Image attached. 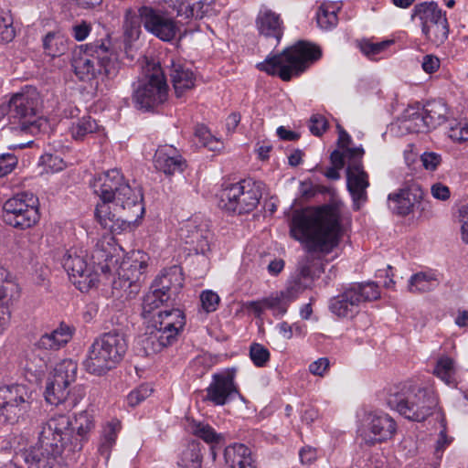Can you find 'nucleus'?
Listing matches in <instances>:
<instances>
[{"label":"nucleus","mask_w":468,"mask_h":468,"mask_svg":"<svg viewBox=\"0 0 468 468\" xmlns=\"http://www.w3.org/2000/svg\"><path fill=\"white\" fill-rule=\"evenodd\" d=\"M179 236L188 246L189 251L207 256L211 251L213 234L207 220L200 217H194L180 229Z\"/></svg>","instance_id":"20"},{"label":"nucleus","mask_w":468,"mask_h":468,"mask_svg":"<svg viewBox=\"0 0 468 468\" xmlns=\"http://www.w3.org/2000/svg\"><path fill=\"white\" fill-rule=\"evenodd\" d=\"M68 42V38L59 31L48 32L43 38V48L48 56L59 57L67 52Z\"/></svg>","instance_id":"40"},{"label":"nucleus","mask_w":468,"mask_h":468,"mask_svg":"<svg viewBox=\"0 0 468 468\" xmlns=\"http://www.w3.org/2000/svg\"><path fill=\"white\" fill-rule=\"evenodd\" d=\"M119 55L110 37L94 40L85 46L82 55L74 57L72 67L80 80L100 84L114 80L121 69Z\"/></svg>","instance_id":"4"},{"label":"nucleus","mask_w":468,"mask_h":468,"mask_svg":"<svg viewBox=\"0 0 468 468\" xmlns=\"http://www.w3.org/2000/svg\"><path fill=\"white\" fill-rule=\"evenodd\" d=\"M154 167L162 171L166 176H173L176 173H182L186 167V160L171 145L160 146L154 156Z\"/></svg>","instance_id":"24"},{"label":"nucleus","mask_w":468,"mask_h":468,"mask_svg":"<svg viewBox=\"0 0 468 468\" xmlns=\"http://www.w3.org/2000/svg\"><path fill=\"white\" fill-rule=\"evenodd\" d=\"M200 302L202 308L207 313H211L217 310L220 299L216 292L212 291H205L200 295Z\"/></svg>","instance_id":"54"},{"label":"nucleus","mask_w":468,"mask_h":468,"mask_svg":"<svg viewBox=\"0 0 468 468\" xmlns=\"http://www.w3.org/2000/svg\"><path fill=\"white\" fill-rule=\"evenodd\" d=\"M224 457L229 468H256L250 450L244 444L228 446Z\"/></svg>","instance_id":"32"},{"label":"nucleus","mask_w":468,"mask_h":468,"mask_svg":"<svg viewBox=\"0 0 468 468\" xmlns=\"http://www.w3.org/2000/svg\"><path fill=\"white\" fill-rule=\"evenodd\" d=\"M152 390L146 386H141L139 388L133 390L127 397V402L130 406L135 407L144 400Z\"/></svg>","instance_id":"57"},{"label":"nucleus","mask_w":468,"mask_h":468,"mask_svg":"<svg viewBox=\"0 0 468 468\" xmlns=\"http://www.w3.org/2000/svg\"><path fill=\"white\" fill-rule=\"evenodd\" d=\"M195 135L198 138L199 143L205 146L212 148L211 144H213L214 140L210 133V132L207 130L205 126H198L196 129Z\"/></svg>","instance_id":"63"},{"label":"nucleus","mask_w":468,"mask_h":468,"mask_svg":"<svg viewBox=\"0 0 468 468\" xmlns=\"http://www.w3.org/2000/svg\"><path fill=\"white\" fill-rule=\"evenodd\" d=\"M357 436L367 446L391 440L397 432V423L383 411H370L364 415L357 428Z\"/></svg>","instance_id":"17"},{"label":"nucleus","mask_w":468,"mask_h":468,"mask_svg":"<svg viewBox=\"0 0 468 468\" xmlns=\"http://www.w3.org/2000/svg\"><path fill=\"white\" fill-rule=\"evenodd\" d=\"M308 127L313 135L321 136L328 129V122L324 115L314 113L310 117Z\"/></svg>","instance_id":"52"},{"label":"nucleus","mask_w":468,"mask_h":468,"mask_svg":"<svg viewBox=\"0 0 468 468\" xmlns=\"http://www.w3.org/2000/svg\"><path fill=\"white\" fill-rule=\"evenodd\" d=\"M41 99L38 91L32 87L14 94L7 105L9 122L26 133H34L39 130Z\"/></svg>","instance_id":"10"},{"label":"nucleus","mask_w":468,"mask_h":468,"mask_svg":"<svg viewBox=\"0 0 468 468\" xmlns=\"http://www.w3.org/2000/svg\"><path fill=\"white\" fill-rule=\"evenodd\" d=\"M449 137L454 142L468 141V122L457 123L455 126L450 128Z\"/></svg>","instance_id":"55"},{"label":"nucleus","mask_w":468,"mask_h":468,"mask_svg":"<svg viewBox=\"0 0 468 468\" xmlns=\"http://www.w3.org/2000/svg\"><path fill=\"white\" fill-rule=\"evenodd\" d=\"M235 371L226 370L212 376V381L206 388L205 400L216 406H223L239 395L234 382Z\"/></svg>","instance_id":"22"},{"label":"nucleus","mask_w":468,"mask_h":468,"mask_svg":"<svg viewBox=\"0 0 468 468\" xmlns=\"http://www.w3.org/2000/svg\"><path fill=\"white\" fill-rule=\"evenodd\" d=\"M346 187L352 197L353 207L359 210L367 201V189L370 186L369 176L365 171L362 159L356 158L346 165Z\"/></svg>","instance_id":"21"},{"label":"nucleus","mask_w":468,"mask_h":468,"mask_svg":"<svg viewBox=\"0 0 468 468\" xmlns=\"http://www.w3.org/2000/svg\"><path fill=\"white\" fill-rule=\"evenodd\" d=\"M316 20L321 28H333L338 22L335 8L333 5H322L317 11Z\"/></svg>","instance_id":"44"},{"label":"nucleus","mask_w":468,"mask_h":468,"mask_svg":"<svg viewBox=\"0 0 468 468\" xmlns=\"http://www.w3.org/2000/svg\"><path fill=\"white\" fill-rule=\"evenodd\" d=\"M128 348L124 334L112 330L97 337L88 349L83 366L87 372L102 376L116 367Z\"/></svg>","instance_id":"7"},{"label":"nucleus","mask_w":468,"mask_h":468,"mask_svg":"<svg viewBox=\"0 0 468 468\" xmlns=\"http://www.w3.org/2000/svg\"><path fill=\"white\" fill-rule=\"evenodd\" d=\"M189 431L196 437L203 440L210 445L213 459L216 457L214 448L223 441V435L216 431L207 423L197 420H191L188 425Z\"/></svg>","instance_id":"35"},{"label":"nucleus","mask_w":468,"mask_h":468,"mask_svg":"<svg viewBox=\"0 0 468 468\" xmlns=\"http://www.w3.org/2000/svg\"><path fill=\"white\" fill-rule=\"evenodd\" d=\"M138 15L145 30L165 42H171L180 34V25L166 11L142 5Z\"/></svg>","instance_id":"19"},{"label":"nucleus","mask_w":468,"mask_h":468,"mask_svg":"<svg viewBox=\"0 0 468 468\" xmlns=\"http://www.w3.org/2000/svg\"><path fill=\"white\" fill-rule=\"evenodd\" d=\"M256 23L261 36L272 38L276 45L279 44L284 28L279 15L271 10H265L259 14Z\"/></svg>","instance_id":"28"},{"label":"nucleus","mask_w":468,"mask_h":468,"mask_svg":"<svg viewBox=\"0 0 468 468\" xmlns=\"http://www.w3.org/2000/svg\"><path fill=\"white\" fill-rule=\"evenodd\" d=\"M299 286L288 287L285 291L276 292L263 298L265 310H271L274 315H283L289 304L297 298Z\"/></svg>","instance_id":"30"},{"label":"nucleus","mask_w":468,"mask_h":468,"mask_svg":"<svg viewBox=\"0 0 468 468\" xmlns=\"http://www.w3.org/2000/svg\"><path fill=\"white\" fill-rule=\"evenodd\" d=\"M99 125L90 116H83L71 122L69 127L71 137L76 141H82L88 134L96 133Z\"/></svg>","instance_id":"41"},{"label":"nucleus","mask_w":468,"mask_h":468,"mask_svg":"<svg viewBox=\"0 0 468 468\" xmlns=\"http://www.w3.org/2000/svg\"><path fill=\"white\" fill-rule=\"evenodd\" d=\"M31 392L24 385L0 387V423L24 420L31 408Z\"/></svg>","instance_id":"16"},{"label":"nucleus","mask_w":468,"mask_h":468,"mask_svg":"<svg viewBox=\"0 0 468 468\" xmlns=\"http://www.w3.org/2000/svg\"><path fill=\"white\" fill-rule=\"evenodd\" d=\"M187 463L180 466V468H201L203 455L200 450V444L193 441L188 445L187 451L185 452Z\"/></svg>","instance_id":"47"},{"label":"nucleus","mask_w":468,"mask_h":468,"mask_svg":"<svg viewBox=\"0 0 468 468\" xmlns=\"http://www.w3.org/2000/svg\"><path fill=\"white\" fill-rule=\"evenodd\" d=\"M349 289L356 292L360 304L364 302L377 300L380 295L378 286L375 282L357 283L350 286Z\"/></svg>","instance_id":"43"},{"label":"nucleus","mask_w":468,"mask_h":468,"mask_svg":"<svg viewBox=\"0 0 468 468\" xmlns=\"http://www.w3.org/2000/svg\"><path fill=\"white\" fill-rule=\"evenodd\" d=\"M62 265L74 285L81 292H88L99 282L97 269L90 255L82 248H71L65 253Z\"/></svg>","instance_id":"15"},{"label":"nucleus","mask_w":468,"mask_h":468,"mask_svg":"<svg viewBox=\"0 0 468 468\" xmlns=\"http://www.w3.org/2000/svg\"><path fill=\"white\" fill-rule=\"evenodd\" d=\"M462 239L468 244V203L463 205L459 209Z\"/></svg>","instance_id":"59"},{"label":"nucleus","mask_w":468,"mask_h":468,"mask_svg":"<svg viewBox=\"0 0 468 468\" xmlns=\"http://www.w3.org/2000/svg\"><path fill=\"white\" fill-rule=\"evenodd\" d=\"M270 356L269 350L261 344H251L250 347V357L256 367H264L270 360Z\"/></svg>","instance_id":"49"},{"label":"nucleus","mask_w":468,"mask_h":468,"mask_svg":"<svg viewBox=\"0 0 468 468\" xmlns=\"http://www.w3.org/2000/svg\"><path fill=\"white\" fill-rule=\"evenodd\" d=\"M261 197V186L244 179L223 186L218 194V207L229 213H249L257 207Z\"/></svg>","instance_id":"12"},{"label":"nucleus","mask_w":468,"mask_h":468,"mask_svg":"<svg viewBox=\"0 0 468 468\" xmlns=\"http://www.w3.org/2000/svg\"><path fill=\"white\" fill-rule=\"evenodd\" d=\"M183 274L178 266H172L165 269L162 273L154 281L152 288L155 292L164 293L165 296L171 298L172 295H176L183 286Z\"/></svg>","instance_id":"26"},{"label":"nucleus","mask_w":468,"mask_h":468,"mask_svg":"<svg viewBox=\"0 0 468 468\" xmlns=\"http://www.w3.org/2000/svg\"><path fill=\"white\" fill-rule=\"evenodd\" d=\"M41 164L45 165L47 172H58L64 168V162L58 155L45 154L40 158Z\"/></svg>","instance_id":"53"},{"label":"nucleus","mask_w":468,"mask_h":468,"mask_svg":"<svg viewBox=\"0 0 468 468\" xmlns=\"http://www.w3.org/2000/svg\"><path fill=\"white\" fill-rule=\"evenodd\" d=\"M422 165L427 170L434 171L441 161L440 154L433 152H426L420 155Z\"/></svg>","instance_id":"58"},{"label":"nucleus","mask_w":468,"mask_h":468,"mask_svg":"<svg viewBox=\"0 0 468 468\" xmlns=\"http://www.w3.org/2000/svg\"><path fill=\"white\" fill-rule=\"evenodd\" d=\"M117 250V246L111 236H105L97 241L91 255H90L97 271L99 270L104 273L111 271L113 261L116 263L118 261L117 259L114 260Z\"/></svg>","instance_id":"25"},{"label":"nucleus","mask_w":468,"mask_h":468,"mask_svg":"<svg viewBox=\"0 0 468 468\" xmlns=\"http://www.w3.org/2000/svg\"><path fill=\"white\" fill-rule=\"evenodd\" d=\"M422 110L426 115V121L429 122L428 125L431 129H436L447 120L448 108L442 100L429 101L423 105Z\"/></svg>","instance_id":"37"},{"label":"nucleus","mask_w":468,"mask_h":468,"mask_svg":"<svg viewBox=\"0 0 468 468\" xmlns=\"http://www.w3.org/2000/svg\"><path fill=\"white\" fill-rule=\"evenodd\" d=\"M290 235L300 241L308 255L300 266L303 277H312L309 257L330 253L339 243L341 236L339 210L331 205L316 208L295 210L290 221Z\"/></svg>","instance_id":"3"},{"label":"nucleus","mask_w":468,"mask_h":468,"mask_svg":"<svg viewBox=\"0 0 468 468\" xmlns=\"http://www.w3.org/2000/svg\"><path fill=\"white\" fill-rule=\"evenodd\" d=\"M72 337L71 328L65 324L52 330L50 333L44 334L36 343V346L44 350H58L64 346Z\"/></svg>","instance_id":"31"},{"label":"nucleus","mask_w":468,"mask_h":468,"mask_svg":"<svg viewBox=\"0 0 468 468\" xmlns=\"http://www.w3.org/2000/svg\"><path fill=\"white\" fill-rule=\"evenodd\" d=\"M90 32V26L86 21L72 27V35L77 41H83Z\"/></svg>","instance_id":"62"},{"label":"nucleus","mask_w":468,"mask_h":468,"mask_svg":"<svg viewBox=\"0 0 468 468\" xmlns=\"http://www.w3.org/2000/svg\"><path fill=\"white\" fill-rule=\"evenodd\" d=\"M17 158L12 154H3L0 155V177H3L12 172Z\"/></svg>","instance_id":"56"},{"label":"nucleus","mask_w":468,"mask_h":468,"mask_svg":"<svg viewBox=\"0 0 468 468\" xmlns=\"http://www.w3.org/2000/svg\"><path fill=\"white\" fill-rule=\"evenodd\" d=\"M224 457L229 468H256L250 450L244 444L228 446Z\"/></svg>","instance_id":"33"},{"label":"nucleus","mask_w":468,"mask_h":468,"mask_svg":"<svg viewBox=\"0 0 468 468\" xmlns=\"http://www.w3.org/2000/svg\"><path fill=\"white\" fill-rule=\"evenodd\" d=\"M329 359L326 357H321L316 361H314L309 366V371L315 376H323L329 368Z\"/></svg>","instance_id":"60"},{"label":"nucleus","mask_w":468,"mask_h":468,"mask_svg":"<svg viewBox=\"0 0 468 468\" xmlns=\"http://www.w3.org/2000/svg\"><path fill=\"white\" fill-rule=\"evenodd\" d=\"M365 151L362 146L358 147H346L342 151L335 150L331 153L330 160L333 166L343 168L345 164L350 165L352 161H356V158L363 159Z\"/></svg>","instance_id":"42"},{"label":"nucleus","mask_w":468,"mask_h":468,"mask_svg":"<svg viewBox=\"0 0 468 468\" xmlns=\"http://www.w3.org/2000/svg\"><path fill=\"white\" fill-rule=\"evenodd\" d=\"M423 199L424 191L417 183L410 184L398 192L388 195L389 207L399 216H407L415 208L421 207L423 210Z\"/></svg>","instance_id":"23"},{"label":"nucleus","mask_w":468,"mask_h":468,"mask_svg":"<svg viewBox=\"0 0 468 468\" xmlns=\"http://www.w3.org/2000/svg\"><path fill=\"white\" fill-rule=\"evenodd\" d=\"M167 97L168 86L163 69L158 63H147L144 77L133 95L135 106L150 111L163 104Z\"/></svg>","instance_id":"11"},{"label":"nucleus","mask_w":468,"mask_h":468,"mask_svg":"<svg viewBox=\"0 0 468 468\" xmlns=\"http://www.w3.org/2000/svg\"><path fill=\"white\" fill-rule=\"evenodd\" d=\"M77 369V363L71 359H65L56 365L45 390V398L49 404H63L66 410H71L82 399L85 392L81 386L69 389V386L76 379Z\"/></svg>","instance_id":"9"},{"label":"nucleus","mask_w":468,"mask_h":468,"mask_svg":"<svg viewBox=\"0 0 468 468\" xmlns=\"http://www.w3.org/2000/svg\"><path fill=\"white\" fill-rule=\"evenodd\" d=\"M434 373L445 383L451 384L454 375L453 360L450 357L441 358L434 368Z\"/></svg>","instance_id":"48"},{"label":"nucleus","mask_w":468,"mask_h":468,"mask_svg":"<svg viewBox=\"0 0 468 468\" xmlns=\"http://www.w3.org/2000/svg\"><path fill=\"white\" fill-rule=\"evenodd\" d=\"M412 16L420 20L421 31L429 42L436 47L445 42L449 34L448 21L437 4L415 5Z\"/></svg>","instance_id":"18"},{"label":"nucleus","mask_w":468,"mask_h":468,"mask_svg":"<svg viewBox=\"0 0 468 468\" xmlns=\"http://www.w3.org/2000/svg\"><path fill=\"white\" fill-rule=\"evenodd\" d=\"M421 67L426 73H434L440 68V59L434 55H425L422 59Z\"/></svg>","instance_id":"61"},{"label":"nucleus","mask_w":468,"mask_h":468,"mask_svg":"<svg viewBox=\"0 0 468 468\" xmlns=\"http://www.w3.org/2000/svg\"><path fill=\"white\" fill-rule=\"evenodd\" d=\"M123 29L124 34L128 38H138L140 34V24L136 13L132 8L125 11Z\"/></svg>","instance_id":"46"},{"label":"nucleus","mask_w":468,"mask_h":468,"mask_svg":"<svg viewBox=\"0 0 468 468\" xmlns=\"http://www.w3.org/2000/svg\"><path fill=\"white\" fill-rule=\"evenodd\" d=\"M354 291L349 288L330 301L329 308L338 317H353L358 313L360 303Z\"/></svg>","instance_id":"29"},{"label":"nucleus","mask_w":468,"mask_h":468,"mask_svg":"<svg viewBox=\"0 0 468 468\" xmlns=\"http://www.w3.org/2000/svg\"><path fill=\"white\" fill-rule=\"evenodd\" d=\"M93 192L101 202L96 206L95 218L100 225L114 232L122 222H132L144 213L143 194L137 186H131L118 169H111L95 177Z\"/></svg>","instance_id":"2"},{"label":"nucleus","mask_w":468,"mask_h":468,"mask_svg":"<svg viewBox=\"0 0 468 468\" xmlns=\"http://www.w3.org/2000/svg\"><path fill=\"white\" fill-rule=\"evenodd\" d=\"M9 272L3 267H0V301L11 300L14 293H17L18 288L12 280L8 279Z\"/></svg>","instance_id":"45"},{"label":"nucleus","mask_w":468,"mask_h":468,"mask_svg":"<svg viewBox=\"0 0 468 468\" xmlns=\"http://www.w3.org/2000/svg\"><path fill=\"white\" fill-rule=\"evenodd\" d=\"M2 218L5 224L18 229L34 227L40 218L38 198L28 192L16 194L5 202Z\"/></svg>","instance_id":"13"},{"label":"nucleus","mask_w":468,"mask_h":468,"mask_svg":"<svg viewBox=\"0 0 468 468\" xmlns=\"http://www.w3.org/2000/svg\"><path fill=\"white\" fill-rule=\"evenodd\" d=\"M428 123L424 111L421 109L420 112V104H418L417 107H409L405 111L401 127L409 133H427L432 130Z\"/></svg>","instance_id":"34"},{"label":"nucleus","mask_w":468,"mask_h":468,"mask_svg":"<svg viewBox=\"0 0 468 468\" xmlns=\"http://www.w3.org/2000/svg\"><path fill=\"white\" fill-rule=\"evenodd\" d=\"M186 318L178 308L163 309L149 320L141 340L146 356L155 354L173 345L184 328Z\"/></svg>","instance_id":"8"},{"label":"nucleus","mask_w":468,"mask_h":468,"mask_svg":"<svg viewBox=\"0 0 468 468\" xmlns=\"http://www.w3.org/2000/svg\"><path fill=\"white\" fill-rule=\"evenodd\" d=\"M95 424L89 410L76 414L74 421L69 415L55 413L42 425L37 443L24 452L28 468H61L64 451L80 452Z\"/></svg>","instance_id":"1"},{"label":"nucleus","mask_w":468,"mask_h":468,"mask_svg":"<svg viewBox=\"0 0 468 468\" xmlns=\"http://www.w3.org/2000/svg\"><path fill=\"white\" fill-rule=\"evenodd\" d=\"M439 284L434 273L420 271L410 278L408 290L411 293H423L435 290Z\"/></svg>","instance_id":"38"},{"label":"nucleus","mask_w":468,"mask_h":468,"mask_svg":"<svg viewBox=\"0 0 468 468\" xmlns=\"http://www.w3.org/2000/svg\"><path fill=\"white\" fill-rule=\"evenodd\" d=\"M394 43L393 40H384L381 42L365 41L361 44V51L368 58H373L376 55L380 54L386 50L390 45Z\"/></svg>","instance_id":"50"},{"label":"nucleus","mask_w":468,"mask_h":468,"mask_svg":"<svg viewBox=\"0 0 468 468\" xmlns=\"http://www.w3.org/2000/svg\"><path fill=\"white\" fill-rule=\"evenodd\" d=\"M170 299L165 296L164 293L155 292V289L150 288V291L144 295L142 303V316L149 322L153 316L156 315L159 308L167 303Z\"/></svg>","instance_id":"39"},{"label":"nucleus","mask_w":468,"mask_h":468,"mask_svg":"<svg viewBox=\"0 0 468 468\" xmlns=\"http://www.w3.org/2000/svg\"><path fill=\"white\" fill-rule=\"evenodd\" d=\"M120 428V422L114 420L107 422L102 427L98 444V452L101 456L105 457L106 459H109L110 457L112 449L116 442Z\"/></svg>","instance_id":"36"},{"label":"nucleus","mask_w":468,"mask_h":468,"mask_svg":"<svg viewBox=\"0 0 468 468\" xmlns=\"http://www.w3.org/2000/svg\"><path fill=\"white\" fill-rule=\"evenodd\" d=\"M387 403L406 419L420 422L433 414L438 399L431 388L406 382L390 389Z\"/></svg>","instance_id":"5"},{"label":"nucleus","mask_w":468,"mask_h":468,"mask_svg":"<svg viewBox=\"0 0 468 468\" xmlns=\"http://www.w3.org/2000/svg\"><path fill=\"white\" fill-rule=\"evenodd\" d=\"M15 37V30L10 24L0 16V42H9Z\"/></svg>","instance_id":"64"},{"label":"nucleus","mask_w":468,"mask_h":468,"mask_svg":"<svg viewBox=\"0 0 468 468\" xmlns=\"http://www.w3.org/2000/svg\"><path fill=\"white\" fill-rule=\"evenodd\" d=\"M169 6L176 11V15L184 19L193 18V0H169Z\"/></svg>","instance_id":"51"},{"label":"nucleus","mask_w":468,"mask_h":468,"mask_svg":"<svg viewBox=\"0 0 468 468\" xmlns=\"http://www.w3.org/2000/svg\"><path fill=\"white\" fill-rule=\"evenodd\" d=\"M169 76L177 98L182 97L186 91L195 86V75L193 71L180 61L170 59Z\"/></svg>","instance_id":"27"},{"label":"nucleus","mask_w":468,"mask_h":468,"mask_svg":"<svg viewBox=\"0 0 468 468\" xmlns=\"http://www.w3.org/2000/svg\"><path fill=\"white\" fill-rule=\"evenodd\" d=\"M321 50L305 41L285 48L282 52L268 56L257 64V69L271 76H278L283 81L299 77L312 63L319 59Z\"/></svg>","instance_id":"6"},{"label":"nucleus","mask_w":468,"mask_h":468,"mask_svg":"<svg viewBox=\"0 0 468 468\" xmlns=\"http://www.w3.org/2000/svg\"><path fill=\"white\" fill-rule=\"evenodd\" d=\"M149 256L143 251H134L119 269L118 278L113 282V289L123 291L122 296L134 298L140 292L146 278Z\"/></svg>","instance_id":"14"}]
</instances>
